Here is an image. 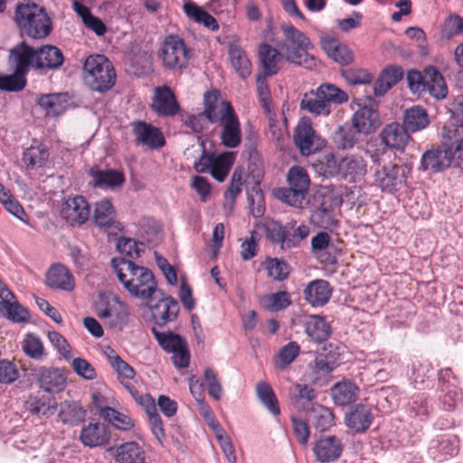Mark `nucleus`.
<instances>
[{"label":"nucleus","mask_w":463,"mask_h":463,"mask_svg":"<svg viewBox=\"0 0 463 463\" xmlns=\"http://www.w3.org/2000/svg\"><path fill=\"white\" fill-rule=\"evenodd\" d=\"M300 108L316 116H327L331 108L326 101L318 97L317 92L315 95L305 94L300 102Z\"/></svg>","instance_id":"55"},{"label":"nucleus","mask_w":463,"mask_h":463,"mask_svg":"<svg viewBox=\"0 0 463 463\" xmlns=\"http://www.w3.org/2000/svg\"><path fill=\"white\" fill-rule=\"evenodd\" d=\"M451 371L445 368L438 374V401L440 408L446 411H452L463 402V393L456 385L449 383Z\"/></svg>","instance_id":"8"},{"label":"nucleus","mask_w":463,"mask_h":463,"mask_svg":"<svg viewBox=\"0 0 463 463\" xmlns=\"http://www.w3.org/2000/svg\"><path fill=\"white\" fill-rule=\"evenodd\" d=\"M25 408L33 415L50 416L54 412L55 407L51 405L45 397L30 396L25 402Z\"/></svg>","instance_id":"60"},{"label":"nucleus","mask_w":463,"mask_h":463,"mask_svg":"<svg viewBox=\"0 0 463 463\" xmlns=\"http://www.w3.org/2000/svg\"><path fill=\"white\" fill-rule=\"evenodd\" d=\"M61 51L52 45H44L36 50V68L55 70L63 63Z\"/></svg>","instance_id":"35"},{"label":"nucleus","mask_w":463,"mask_h":463,"mask_svg":"<svg viewBox=\"0 0 463 463\" xmlns=\"http://www.w3.org/2000/svg\"><path fill=\"white\" fill-rule=\"evenodd\" d=\"M221 98L218 91H208L204 94V109L196 115L183 116V123L194 133H202L210 123L213 124L212 110L219 106Z\"/></svg>","instance_id":"12"},{"label":"nucleus","mask_w":463,"mask_h":463,"mask_svg":"<svg viewBox=\"0 0 463 463\" xmlns=\"http://www.w3.org/2000/svg\"><path fill=\"white\" fill-rule=\"evenodd\" d=\"M426 92L437 99H444L448 94L447 85L440 72L434 67L425 69Z\"/></svg>","instance_id":"42"},{"label":"nucleus","mask_w":463,"mask_h":463,"mask_svg":"<svg viewBox=\"0 0 463 463\" xmlns=\"http://www.w3.org/2000/svg\"><path fill=\"white\" fill-rule=\"evenodd\" d=\"M89 175L92 178V184L105 190H115L120 188L125 183V175L121 171L115 169L100 170L91 168Z\"/></svg>","instance_id":"23"},{"label":"nucleus","mask_w":463,"mask_h":463,"mask_svg":"<svg viewBox=\"0 0 463 463\" xmlns=\"http://www.w3.org/2000/svg\"><path fill=\"white\" fill-rule=\"evenodd\" d=\"M317 92L318 97L326 101L330 108L332 103L341 104L347 101L348 99L346 93L333 84L321 85L317 90Z\"/></svg>","instance_id":"57"},{"label":"nucleus","mask_w":463,"mask_h":463,"mask_svg":"<svg viewBox=\"0 0 463 463\" xmlns=\"http://www.w3.org/2000/svg\"><path fill=\"white\" fill-rule=\"evenodd\" d=\"M133 133L137 141L149 148H159L165 145L162 132L156 127L143 121L133 123Z\"/></svg>","instance_id":"22"},{"label":"nucleus","mask_w":463,"mask_h":463,"mask_svg":"<svg viewBox=\"0 0 463 463\" xmlns=\"http://www.w3.org/2000/svg\"><path fill=\"white\" fill-rule=\"evenodd\" d=\"M410 132L404 125L391 123L386 125L380 133L382 143L391 149L403 150L410 140Z\"/></svg>","instance_id":"21"},{"label":"nucleus","mask_w":463,"mask_h":463,"mask_svg":"<svg viewBox=\"0 0 463 463\" xmlns=\"http://www.w3.org/2000/svg\"><path fill=\"white\" fill-rule=\"evenodd\" d=\"M430 124L429 115L420 106H412L403 114V125L410 132H417L426 128Z\"/></svg>","instance_id":"41"},{"label":"nucleus","mask_w":463,"mask_h":463,"mask_svg":"<svg viewBox=\"0 0 463 463\" xmlns=\"http://www.w3.org/2000/svg\"><path fill=\"white\" fill-rule=\"evenodd\" d=\"M49 158V151L45 146L37 144L26 148L23 154V161L28 169L43 166Z\"/></svg>","instance_id":"52"},{"label":"nucleus","mask_w":463,"mask_h":463,"mask_svg":"<svg viewBox=\"0 0 463 463\" xmlns=\"http://www.w3.org/2000/svg\"><path fill=\"white\" fill-rule=\"evenodd\" d=\"M192 56V50L177 35L165 37L160 48V58L164 65L169 69L185 68Z\"/></svg>","instance_id":"6"},{"label":"nucleus","mask_w":463,"mask_h":463,"mask_svg":"<svg viewBox=\"0 0 463 463\" xmlns=\"http://www.w3.org/2000/svg\"><path fill=\"white\" fill-rule=\"evenodd\" d=\"M149 307L150 320L156 326L163 327L173 322L178 316V302L171 297H164L156 304L146 303Z\"/></svg>","instance_id":"14"},{"label":"nucleus","mask_w":463,"mask_h":463,"mask_svg":"<svg viewBox=\"0 0 463 463\" xmlns=\"http://www.w3.org/2000/svg\"><path fill=\"white\" fill-rule=\"evenodd\" d=\"M312 450L319 463H332L342 456L344 443L335 435H322L314 442Z\"/></svg>","instance_id":"13"},{"label":"nucleus","mask_w":463,"mask_h":463,"mask_svg":"<svg viewBox=\"0 0 463 463\" xmlns=\"http://www.w3.org/2000/svg\"><path fill=\"white\" fill-rule=\"evenodd\" d=\"M73 10L81 18L87 29L92 31L98 36H102L106 33V24L99 17L93 15L89 7L75 1L73 3Z\"/></svg>","instance_id":"43"},{"label":"nucleus","mask_w":463,"mask_h":463,"mask_svg":"<svg viewBox=\"0 0 463 463\" xmlns=\"http://www.w3.org/2000/svg\"><path fill=\"white\" fill-rule=\"evenodd\" d=\"M112 265L118 279L131 296L146 303L152 300L157 283L150 269L125 258L113 259Z\"/></svg>","instance_id":"1"},{"label":"nucleus","mask_w":463,"mask_h":463,"mask_svg":"<svg viewBox=\"0 0 463 463\" xmlns=\"http://www.w3.org/2000/svg\"><path fill=\"white\" fill-rule=\"evenodd\" d=\"M183 9L186 16L194 23L203 24L213 32L219 30L217 20L195 3L186 2L184 4Z\"/></svg>","instance_id":"39"},{"label":"nucleus","mask_w":463,"mask_h":463,"mask_svg":"<svg viewBox=\"0 0 463 463\" xmlns=\"http://www.w3.org/2000/svg\"><path fill=\"white\" fill-rule=\"evenodd\" d=\"M260 304L266 310L277 312L289 307L291 299L287 291H279L263 296L260 299Z\"/></svg>","instance_id":"54"},{"label":"nucleus","mask_w":463,"mask_h":463,"mask_svg":"<svg viewBox=\"0 0 463 463\" xmlns=\"http://www.w3.org/2000/svg\"><path fill=\"white\" fill-rule=\"evenodd\" d=\"M86 86L97 92H106L115 84L116 72L111 61L102 54L90 55L82 68Z\"/></svg>","instance_id":"4"},{"label":"nucleus","mask_w":463,"mask_h":463,"mask_svg":"<svg viewBox=\"0 0 463 463\" xmlns=\"http://www.w3.org/2000/svg\"><path fill=\"white\" fill-rule=\"evenodd\" d=\"M90 215V204L82 195H71L61 204V216L71 226L83 225Z\"/></svg>","instance_id":"11"},{"label":"nucleus","mask_w":463,"mask_h":463,"mask_svg":"<svg viewBox=\"0 0 463 463\" xmlns=\"http://www.w3.org/2000/svg\"><path fill=\"white\" fill-rule=\"evenodd\" d=\"M458 449V442L453 436L441 435L431 442V449H435L441 455L445 456L457 454Z\"/></svg>","instance_id":"64"},{"label":"nucleus","mask_w":463,"mask_h":463,"mask_svg":"<svg viewBox=\"0 0 463 463\" xmlns=\"http://www.w3.org/2000/svg\"><path fill=\"white\" fill-rule=\"evenodd\" d=\"M305 333L310 340L322 343L326 341L331 333V327L323 317L308 316L303 320Z\"/></svg>","instance_id":"32"},{"label":"nucleus","mask_w":463,"mask_h":463,"mask_svg":"<svg viewBox=\"0 0 463 463\" xmlns=\"http://www.w3.org/2000/svg\"><path fill=\"white\" fill-rule=\"evenodd\" d=\"M299 351V345L296 342H289L280 349L276 366L281 371L285 370L297 358Z\"/></svg>","instance_id":"63"},{"label":"nucleus","mask_w":463,"mask_h":463,"mask_svg":"<svg viewBox=\"0 0 463 463\" xmlns=\"http://www.w3.org/2000/svg\"><path fill=\"white\" fill-rule=\"evenodd\" d=\"M9 64L25 77L31 66L36 68V50L21 43L10 50Z\"/></svg>","instance_id":"18"},{"label":"nucleus","mask_w":463,"mask_h":463,"mask_svg":"<svg viewBox=\"0 0 463 463\" xmlns=\"http://www.w3.org/2000/svg\"><path fill=\"white\" fill-rule=\"evenodd\" d=\"M289 396L292 401L302 402V406L312 407L317 399L316 392L307 384H295L289 391Z\"/></svg>","instance_id":"56"},{"label":"nucleus","mask_w":463,"mask_h":463,"mask_svg":"<svg viewBox=\"0 0 463 463\" xmlns=\"http://www.w3.org/2000/svg\"><path fill=\"white\" fill-rule=\"evenodd\" d=\"M402 167L397 165H383L374 174L376 184L387 193H393L405 180L404 171L401 174Z\"/></svg>","instance_id":"20"},{"label":"nucleus","mask_w":463,"mask_h":463,"mask_svg":"<svg viewBox=\"0 0 463 463\" xmlns=\"http://www.w3.org/2000/svg\"><path fill=\"white\" fill-rule=\"evenodd\" d=\"M282 52L269 44L262 43L259 48V56L264 71L263 74L271 76L277 74L279 71V63L282 62Z\"/></svg>","instance_id":"37"},{"label":"nucleus","mask_w":463,"mask_h":463,"mask_svg":"<svg viewBox=\"0 0 463 463\" xmlns=\"http://www.w3.org/2000/svg\"><path fill=\"white\" fill-rule=\"evenodd\" d=\"M228 55L231 64L238 75L243 80L247 79L251 74V62L237 40L229 43Z\"/></svg>","instance_id":"26"},{"label":"nucleus","mask_w":463,"mask_h":463,"mask_svg":"<svg viewBox=\"0 0 463 463\" xmlns=\"http://www.w3.org/2000/svg\"><path fill=\"white\" fill-rule=\"evenodd\" d=\"M59 418L64 424L76 425L84 420L86 411L75 402H63L60 405Z\"/></svg>","instance_id":"47"},{"label":"nucleus","mask_w":463,"mask_h":463,"mask_svg":"<svg viewBox=\"0 0 463 463\" xmlns=\"http://www.w3.org/2000/svg\"><path fill=\"white\" fill-rule=\"evenodd\" d=\"M267 238L273 243L280 245L285 250L284 241H286V234L288 226L284 227L280 222L269 220L263 224Z\"/></svg>","instance_id":"59"},{"label":"nucleus","mask_w":463,"mask_h":463,"mask_svg":"<svg viewBox=\"0 0 463 463\" xmlns=\"http://www.w3.org/2000/svg\"><path fill=\"white\" fill-rule=\"evenodd\" d=\"M373 414L366 405L357 404L345 414V425L355 432H364L371 425Z\"/></svg>","instance_id":"31"},{"label":"nucleus","mask_w":463,"mask_h":463,"mask_svg":"<svg viewBox=\"0 0 463 463\" xmlns=\"http://www.w3.org/2000/svg\"><path fill=\"white\" fill-rule=\"evenodd\" d=\"M335 366L323 355L316 357L314 363L309 365L307 373V379L315 384L323 383L333 372Z\"/></svg>","instance_id":"46"},{"label":"nucleus","mask_w":463,"mask_h":463,"mask_svg":"<svg viewBox=\"0 0 463 463\" xmlns=\"http://www.w3.org/2000/svg\"><path fill=\"white\" fill-rule=\"evenodd\" d=\"M183 9L186 16L194 23L203 24L213 32L219 30L217 20L195 3L186 2L184 4Z\"/></svg>","instance_id":"40"},{"label":"nucleus","mask_w":463,"mask_h":463,"mask_svg":"<svg viewBox=\"0 0 463 463\" xmlns=\"http://www.w3.org/2000/svg\"><path fill=\"white\" fill-rule=\"evenodd\" d=\"M264 265L268 276L275 280L281 281L286 279L290 272L288 264L277 258L267 259Z\"/></svg>","instance_id":"61"},{"label":"nucleus","mask_w":463,"mask_h":463,"mask_svg":"<svg viewBox=\"0 0 463 463\" xmlns=\"http://www.w3.org/2000/svg\"><path fill=\"white\" fill-rule=\"evenodd\" d=\"M39 383L45 392L58 393L62 392L66 386V376L64 372L59 368L43 369L39 374Z\"/></svg>","instance_id":"33"},{"label":"nucleus","mask_w":463,"mask_h":463,"mask_svg":"<svg viewBox=\"0 0 463 463\" xmlns=\"http://www.w3.org/2000/svg\"><path fill=\"white\" fill-rule=\"evenodd\" d=\"M38 105L44 109L47 116L57 117L66 109V95L61 93L42 95L38 99Z\"/></svg>","instance_id":"45"},{"label":"nucleus","mask_w":463,"mask_h":463,"mask_svg":"<svg viewBox=\"0 0 463 463\" xmlns=\"http://www.w3.org/2000/svg\"><path fill=\"white\" fill-rule=\"evenodd\" d=\"M452 160V152L449 148L438 147L426 151L420 158V168L423 171L439 173L447 169Z\"/></svg>","instance_id":"19"},{"label":"nucleus","mask_w":463,"mask_h":463,"mask_svg":"<svg viewBox=\"0 0 463 463\" xmlns=\"http://www.w3.org/2000/svg\"><path fill=\"white\" fill-rule=\"evenodd\" d=\"M256 394L263 406L274 416L280 414L279 401L267 382H259L256 384Z\"/></svg>","instance_id":"48"},{"label":"nucleus","mask_w":463,"mask_h":463,"mask_svg":"<svg viewBox=\"0 0 463 463\" xmlns=\"http://www.w3.org/2000/svg\"><path fill=\"white\" fill-rule=\"evenodd\" d=\"M334 402L338 406H346L354 402L359 394V387L351 380L345 379L333 385L330 390Z\"/></svg>","instance_id":"30"},{"label":"nucleus","mask_w":463,"mask_h":463,"mask_svg":"<svg viewBox=\"0 0 463 463\" xmlns=\"http://www.w3.org/2000/svg\"><path fill=\"white\" fill-rule=\"evenodd\" d=\"M46 284L49 288L64 291H71L75 287L72 274L61 265H52L46 274Z\"/></svg>","instance_id":"25"},{"label":"nucleus","mask_w":463,"mask_h":463,"mask_svg":"<svg viewBox=\"0 0 463 463\" xmlns=\"http://www.w3.org/2000/svg\"><path fill=\"white\" fill-rule=\"evenodd\" d=\"M213 124H218L222 144L228 148H236L241 143V129L238 116L232 104L221 99L219 106L212 110Z\"/></svg>","instance_id":"5"},{"label":"nucleus","mask_w":463,"mask_h":463,"mask_svg":"<svg viewBox=\"0 0 463 463\" xmlns=\"http://www.w3.org/2000/svg\"><path fill=\"white\" fill-rule=\"evenodd\" d=\"M306 300L313 307H323L332 295V288L324 279H316L309 282L304 290Z\"/></svg>","instance_id":"27"},{"label":"nucleus","mask_w":463,"mask_h":463,"mask_svg":"<svg viewBox=\"0 0 463 463\" xmlns=\"http://www.w3.org/2000/svg\"><path fill=\"white\" fill-rule=\"evenodd\" d=\"M359 108L352 117V127L359 134L369 135L380 126L379 114L372 106L358 105Z\"/></svg>","instance_id":"16"},{"label":"nucleus","mask_w":463,"mask_h":463,"mask_svg":"<svg viewBox=\"0 0 463 463\" xmlns=\"http://www.w3.org/2000/svg\"><path fill=\"white\" fill-rule=\"evenodd\" d=\"M313 427L318 431H326L335 425V415L331 409L321 404H312V407H304Z\"/></svg>","instance_id":"28"},{"label":"nucleus","mask_w":463,"mask_h":463,"mask_svg":"<svg viewBox=\"0 0 463 463\" xmlns=\"http://www.w3.org/2000/svg\"><path fill=\"white\" fill-rule=\"evenodd\" d=\"M403 77V71L399 66H388L380 74L373 85L375 96H383L392 87L397 84Z\"/></svg>","instance_id":"36"},{"label":"nucleus","mask_w":463,"mask_h":463,"mask_svg":"<svg viewBox=\"0 0 463 463\" xmlns=\"http://www.w3.org/2000/svg\"><path fill=\"white\" fill-rule=\"evenodd\" d=\"M341 177L350 183L360 181L367 172V165L361 156L349 155L341 159Z\"/></svg>","instance_id":"24"},{"label":"nucleus","mask_w":463,"mask_h":463,"mask_svg":"<svg viewBox=\"0 0 463 463\" xmlns=\"http://www.w3.org/2000/svg\"><path fill=\"white\" fill-rule=\"evenodd\" d=\"M109 451H113L116 463H145L146 460L144 449L135 441L110 448Z\"/></svg>","instance_id":"29"},{"label":"nucleus","mask_w":463,"mask_h":463,"mask_svg":"<svg viewBox=\"0 0 463 463\" xmlns=\"http://www.w3.org/2000/svg\"><path fill=\"white\" fill-rule=\"evenodd\" d=\"M433 408L425 393H416L408 403V412L411 417L425 420L429 418Z\"/></svg>","instance_id":"51"},{"label":"nucleus","mask_w":463,"mask_h":463,"mask_svg":"<svg viewBox=\"0 0 463 463\" xmlns=\"http://www.w3.org/2000/svg\"><path fill=\"white\" fill-rule=\"evenodd\" d=\"M14 22L23 33L33 39L45 38L52 29L46 10L30 2L21 3L16 6Z\"/></svg>","instance_id":"2"},{"label":"nucleus","mask_w":463,"mask_h":463,"mask_svg":"<svg viewBox=\"0 0 463 463\" xmlns=\"http://www.w3.org/2000/svg\"><path fill=\"white\" fill-rule=\"evenodd\" d=\"M0 314L14 323H25L30 319L29 311L18 302L14 294L12 298L0 301Z\"/></svg>","instance_id":"38"},{"label":"nucleus","mask_w":463,"mask_h":463,"mask_svg":"<svg viewBox=\"0 0 463 463\" xmlns=\"http://www.w3.org/2000/svg\"><path fill=\"white\" fill-rule=\"evenodd\" d=\"M287 181L288 184V187L307 193L310 181L307 174V171L302 167H291L288 172Z\"/></svg>","instance_id":"58"},{"label":"nucleus","mask_w":463,"mask_h":463,"mask_svg":"<svg viewBox=\"0 0 463 463\" xmlns=\"http://www.w3.org/2000/svg\"><path fill=\"white\" fill-rule=\"evenodd\" d=\"M307 194V192L291 187L280 188L276 191L278 199L294 207H301Z\"/></svg>","instance_id":"62"},{"label":"nucleus","mask_w":463,"mask_h":463,"mask_svg":"<svg viewBox=\"0 0 463 463\" xmlns=\"http://www.w3.org/2000/svg\"><path fill=\"white\" fill-rule=\"evenodd\" d=\"M99 414L104 420L118 430L127 431L135 426L134 420L128 415L119 412L111 407L100 409Z\"/></svg>","instance_id":"53"},{"label":"nucleus","mask_w":463,"mask_h":463,"mask_svg":"<svg viewBox=\"0 0 463 463\" xmlns=\"http://www.w3.org/2000/svg\"><path fill=\"white\" fill-rule=\"evenodd\" d=\"M96 313L99 318L109 319L111 326L127 324L129 315L128 307L118 297L103 295L96 304Z\"/></svg>","instance_id":"10"},{"label":"nucleus","mask_w":463,"mask_h":463,"mask_svg":"<svg viewBox=\"0 0 463 463\" xmlns=\"http://www.w3.org/2000/svg\"><path fill=\"white\" fill-rule=\"evenodd\" d=\"M281 30L284 33V40L278 46L285 59L307 69L315 68L317 61L308 53V50L313 48L309 38L293 25H283Z\"/></svg>","instance_id":"3"},{"label":"nucleus","mask_w":463,"mask_h":463,"mask_svg":"<svg viewBox=\"0 0 463 463\" xmlns=\"http://www.w3.org/2000/svg\"><path fill=\"white\" fill-rule=\"evenodd\" d=\"M234 160L235 155L232 152H224L217 156L203 154L194 164V168L198 173L210 172L215 180L222 182L228 175Z\"/></svg>","instance_id":"7"},{"label":"nucleus","mask_w":463,"mask_h":463,"mask_svg":"<svg viewBox=\"0 0 463 463\" xmlns=\"http://www.w3.org/2000/svg\"><path fill=\"white\" fill-rule=\"evenodd\" d=\"M109 439V428L102 422H89L83 425L79 434L80 443L90 449L103 447Z\"/></svg>","instance_id":"15"},{"label":"nucleus","mask_w":463,"mask_h":463,"mask_svg":"<svg viewBox=\"0 0 463 463\" xmlns=\"http://www.w3.org/2000/svg\"><path fill=\"white\" fill-rule=\"evenodd\" d=\"M155 338L163 350L173 353L184 347L186 341L179 335L173 332H160L156 327L151 329Z\"/></svg>","instance_id":"49"},{"label":"nucleus","mask_w":463,"mask_h":463,"mask_svg":"<svg viewBox=\"0 0 463 463\" xmlns=\"http://www.w3.org/2000/svg\"><path fill=\"white\" fill-rule=\"evenodd\" d=\"M151 107L156 114L165 117L174 116L180 109L174 92L165 85L155 89Z\"/></svg>","instance_id":"17"},{"label":"nucleus","mask_w":463,"mask_h":463,"mask_svg":"<svg viewBox=\"0 0 463 463\" xmlns=\"http://www.w3.org/2000/svg\"><path fill=\"white\" fill-rule=\"evenodd\" d=\"M449 110L452 116L461 122L460 126L450 124L443 128L442 137L452 141L463 134V96H458L452 101Z\"/></svg>","instance_id":"44"},{"label":"nucleus","mask_w":463,"mask_h":463,"mask_svg":"<svg viewBox=\"0 0 463 463\" xmlns=\"http://www.w3.org/2000/svg\"><path fill=\"white\" fill-rule=\"evenodd\" d=\"M94 222L99 227L109 228L115 222V210L111 202L102 199L96 203L93 213Z\"/></svg>","instance_id":"50"},{"label":"nucleus","mask_w":463,"mask_h":463,"mask_svg":"<svg viewBox=\"0 0 463 463\" xmlns=\"http://www.w3.org/2000/svg\"><path fill=\"white\" fill-rule=\"evenodd\" d=\"M323 50L327 56L341 64H349L354 60L351 50L337 39L325 37L321 40Z\"/></svg>","instance_id":"34"},{"label":"nucleus","mask_w":463,"mask_h":463,"mask_svg":"<svg viewBox=\"0 0 463 463\" xmlns=\"http://www.w3.org/2000/svg\"><path fill=\"white\" fill-rule=\"evenodd\" d=\"M294 142L303 156H309L325 146L326 142L320 138L312 128L311 121L302 118L294 133Z\"/></svg>","instance_id":"9"}]
</instances>
